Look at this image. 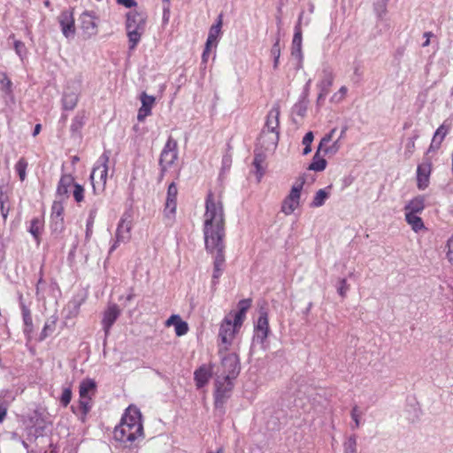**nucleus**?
<instances>
[{"mask_svg": "<svg viewBox=\"0 0 453 453\" xmlns=\"http://www.w3.org/2000/svg\"><path fill=\"white\" fill-rule=\"evenodd\" d=\"M80 88V82H72L66 87L62 97L64 110L73 111L76 107L79 101Z\"/></svg>", "mask_w": 453, "mask_h": 453, "instance_id": "nucleus-12", "label": "nucleus"}, {"mask_svg": "<svg viewBox=\"0 0 453 453\" xmlns=\"http://www.w3.org/2000/svg\"><path fill=\"white\" fill-rule=\"evenodd\" d=\"M250 299H242L238 303V311L234 313H230L232 318L237 321V324H242L246 316V312L250 309Z\"/></svg>", "mask_w": 453, "mask_h": 453, "instance_id": "nucleus-27", "label": "nucleus"}, {"mask_svg": "<svg viewBox=\"0 0 453 453\" xmlns=\"http://www.w3.org/2000/svg\"><path fill=\"white\" fill-rule=\"evenodd\" d=\"M329 194L326 191V189H319L316 192L313 200L311 203V207H320L322 206L326 200L328 198Z\"/></svg>", "mask_w": 453, "mask_h": 453, "instance_id": "nucleus-34", "label": "nucleus"}, {"mask_svg": "<svg viewBox=\"0 0 453 453\" xmlns=\"http://www.w3.org/2000/svg\"><path fill=\"white\" fill-rule=\"evenodd\" d=\"M178 158V144L173 138L169 137L161 151L159 165L161 169V178L165 172L174 164Z\"/></svg>", "mask_w": 453, "mask_h": 453, "instance_id": "nucleus-9", "label": "nucleus"}, {"mask_svg": "<svg viewBox=\"0 0 453 453\" xmlns=\"http://www.w3.org/2000/svg\"><path fill=\"white\" fill-rule=\"evenodd\" d=\"M142 106L137 114V119L143 121L146 117L151 114V108L155 103V97L148 96L145 92L141 95Z\"/></svg>", "mask_w": 453, "mask_h": 453, "instance_id": "nucleus-22", "label": "nucleus"}, {"mask_svg": "<svg viewBox=\"0 0 453 453\" xmlns=\"http://www.w3.org/2000/svg\"><path fill=\"white\" fill-rule=\"evenodd\" d=\"M405 220L414 232H418L425 228L422 219L415 213L405 212Z\"/></svg>", "mask_w": 453, "mask_h": 453, "instance_id": "nucleus-29", "label": "nucleus"}, {"mask_svg": "<svg viewBox=\"0 0 453 453\" xmlns=\"http://www.w3.org/2000/svg\"><path fill=\"white\" fill-rule=\"evenodd\" d=\"M302 42H303V35H302V29L299 28L298 26H295V33L292 40V46H291V54L292 56L302 58L303 53H302Z\"/></svg>", "mask_w": 453, "mask_h": 453, "instance_id": "nucleus-26", "label": "nucleus"}, {"mask_svg": "<svg viewBox=\"0 0 453 453\" xmlns=\"http://www.w3.org/2000/svg\"><path fill=\"white\" fill-rule=\"evenodd\" d=\"M280 105L278 104H274L272 109L269 111L265 129L262 131V134L260 137V142L264 145V140L266 136L269 135L268 139L270 140L269 143L265 146L266 150L275 149L278 142H279V119H280Z\"/></svg>", "mask_w": 453, "mask_h": 453, "instance_id": "nucleus-4", "label": "nucleus"}, {"mask_svg": "<svg viewBox=\"0 0 453 453\" xmlns=\"http://www.w3.org/2000/svg\"><path fill=\"white\" fill-rule=\"evenodd\" d=\"M143 436L142 414L136 407L129 406L113 431L114 439L125 448H132Z\"/></svg>", "mask_w": 453, "mask_h": 453, "instance_id": "nucleus-2", "label": "nucleus"}, {"mask_svg": "<svg viewBox=\"0 0 453 453\" xmlns=\"http://www.w3.org/2000/svg\"><path fill=\"white\" fill-rule=\"evenodd\" d=\"M425 208V197L418 196L411 200L404 207L405 212H411L418 214Z\"/></svg>", "mask_w": 453, "mask_h": 453, "instance_id": "nucleus-28", "label": "nucleus"}, {"mask_svg": "<svg viewBox=\"0 0 453 453\" xmlns=\"http://www.w3.org/2000/svg\"><path fill=\"white\" fill-rule=\"evenodd\" d=\"M176 208L177 200L166 199L164 209V216L170 221H173L175 217Z\"/></svg>", "mask_w": 453, "mask_h": 453, "instance_id": "nucleus-32", "label": "nucleus"}, {"mask_svg": "<svg viewBox=\"0 0 453 453\" xmlns=\"http://www.w3.org/2000/svg\"><path fill=\"white\" fill-rule=\"evenodd\" d=\"M64 205L61 201H55L51 206L50 226L54 232H61L64 228Z\"/></svg>", "mask_w": 453, "mask_h": 453, "instance_id": "nucleus-18", "label": "nucleus"}, {"mask_svg": "<svg viewBox=\"0 0 453 453\" xmlns=\"http://www.w3.org/2000/svg\"><path fill=\"white\" fill-rule=\"evenodd\" d=\"M72 399V390L70 388H65L63 389L61 397H60V403L64 407H66Z\"/></svg>", "mask_w": 453, "mask_h": 453, "instance_id": "nucleus-47", "label": "nucleus"}, {"mask_svg": "<svg viewBox=\"0 0 453 453\" xmlns=\"http://www.w3.org/2000/svg\"><path fill=\"white\" fill-rule=\"evenodd\" d=\"M211 47H212L211 45L205 44L203 52L202 54V63L203 64H206L208 62Z\"/></svg>", "mask_w": 453, "mask_h": 453, "instance_id": "nucleus-56", "label": "nucleus"}, {"mask_svg": "<svg viewBox=\"0 0 453 453\" xmlns=\"http://www.w3.org/2000/svg\"><path fill=\"white\" fill-rule=\"evenodd\" d=\"M96 216V211L91 210L89 211V215H88V218L87 219V224H86V234H85L86 241H88L93 234V226H94Z\"/></svg>", "mask_w": 453, "mask_h": 453, "instance_id": "nucleus-35", "label": "nucleus"}, {"mask_svg": "<svg viewBox=\"0 0 453 453\" xmlns=\"http://www.w3.org/2000/svg\"><path fill=\"white\" fill-rule=\"evenodd\" d=\"M132 224L130 220H127L124 217L119 220L116 233L115 240L110 248L109 252L114 251L120 243H127L131 239Z\"/></svg>", "mask_w": 453, "mask_h": 453, "instance_id": "nucleus-11", "label": "nucleus"}, {"mask_svg": "<svg viewBox=\"0 0 453 453\" xmlns=\"http://www.w3.org/2000/svg\"><path fill=\"white\" fill-rule=\"evenodd\" d=\"M45 282L43 281L42 278L40 277L37 284H36V296L38 297V299H41L42 296H41V288H42V285H43Z\"/></svg>", "mask_w": 453, "mask_h": 453, "instance_id": "nucleus-58", "label": "nucleus"}, {"mask_svg": "<svg viewBox=\"0 0 453 453\" xmlns=\"http://www.w3.org/2000/svg\"><path fill=\"white\" fill-rule=\"evenodd\" d=\"M432 171L430 159L425 158L417 167V186L420 190L426 189L429 185V178Z\"/></svg>", "mask_w": 453, "mask_h": 453, "instance_id": "nucleus-17", "label": "nucleus"}, {"mask_svg": "<svg viewBox=\"0 0 453 453\" xmlns=\"http://www.w3.org/2000/svg\"><path fill=\"white\" fill-rule=\"evenodd\" d=\"M42 226V224L39 219L35 218L31 220L29 232L35 239L41 234Z\"/></svg>", "mask_w": 453, "mask_h": 453, "instance_id": "nucleus-39", "label": "nucleus"}, {"mask_svg": "<svg viewBox=\"0 0 453 453\" xmlns=\"http://www.w3.org/2000/svg\"><path fill=\"white\" fill-rule=\"evenodd\" d=\"M349 290V285L347 283V280L346 279H341L339 280V287L337 288V292L338 294L342 296V297H345L346 295H347V292Z\"/></svg>", "mask_w": 453, "mask_h": 453, "instance_id": "nucleus-50", "label": "nucleus"}, {"mask_svg": "<svg viewBox=\"0 0 453 453\" xmlns=\"http://www.w3.org/2000/svg\"><path fill=\"white\" fill-rule=\"evenodd\" d=\"M347 130H348V127L347 126H345V127H343L342 128L341 134H340L339 137L337 138V139H339L340 142H341L342 139L344 138Z\"/></svg>", "mask_w": 453, "mask_h": 453, "instance_id": "nucleus-62", "label": "nucleus"}, {"mask_svg": "<svg viewBox=\"0 0 453 453\" xmlns=\"http://www.w3.org/2000/svg\"><path fill=\"white\" fill-rule=\"evenodd\" d=\"M234 379L218 376L215 381L214 407L215 411L220 415H224V405L230 397L233 388Z\"/></svg>", "mask_w": 453, "mask_h": 453, "instance_id": "nucleus-8", "label": "nucleus"}, {"mask_svg": "<svg viewBox=\"0 0 453 453\" xmlns=\"http://www.w3.org/2000/svg\"><path fill=\"white\" fill-rule=\"evenodd\" d=\"M91 407H92L91 397L80 396L79 409H80V411L81 414L82 421L85 420V418H86L87 414L90 411Z\"/></svg>", "mask_w": 453, "mask_h": 453, "instance_id": "nucleus-33", "label": "nucleus"}, {"mask_svg": "<svg viewBox=\"0 0 453 453\" xmlns=\"http://www.w3.org/2000/svg\"><path fill=\"white\" fill-rule=\"evenodd\" d=\"M188 331V325L187 322L181 320V319L179 320L178 323H175V334L177 336H182L185 335Z\"/></svg>", "mask_w": 453, "mask_h": 453, "instance_id": "nucleus-44", "label": "nucleus"}, {"mask_svg": "<svg viewBox=\"0 0 453 453\" xmlns=\"http://www.w3.org/2000/svg\"><path fill=\"white\" fill-rule=\"evenodd\" d=\"M27 161L21 157L15 165V170L21 181H24L27 176Z\"/></svg>", "mask_w": 453, "mask_h": 453, "instance_id": "nucleus-36", "label": "nucleus"}, {"mask_svg": "<svg viewBox=\"0 0 453 453\" xmlns=\"http://www.w3.org/2000/svg\"><path fill=\"white\" fill-rule=\"evenodd\" d=\"M96 382L91 379L82 380L79 388L80 396L90 397V394H94L96 390Z\"/></svg>", "mask_w": 453, "mask_h": 453, "instance_id": "nucleus-30", "label": "nucleus"}, {"mask_svg": "<svg viewBox=\"0 0 453 453\" xmlns=\"http://www.w3.org/2000/svg\"><path fill=\"white\" fill-rule=\"evenodd\" d=\"M314 139L313 133L311 131L306 133V134L303 138V144L304 145L303 154L307 155L311 151V142Z\"/></svg>", "mask_w": 453, "mask_h": 453, "instance_id": "nucleus-42", "label": "nucleus"}, {"mask_svg": "<svg viewBox=\"0 0 453 453\" xmlns=\"http://www.w3.org/2000/svg\"><path fill=\"white\" fill-rule=\"evenodd\" d=\"M146 16L136 11L127 14L126 30L128 38V49L133 51L140 42L145 32Z\"/></svg>", "mask_w": 453, "mask_h": 453, "instance_id": "nucleus-3", "label": "nucleus"}, {"mask_svg": "<svg viewBox=\"0 0 453 453\" xmlns=\"http://www.w3.org/2000/svg\"><path fill=\"white\" fill-rule=\"evenodd\" d=\"M178 188L174 182L168 186L166 199L177 200Z\"/></svg>", "mask_w": 453, "mask_h": 453, "instance_id": "nucleus-51", "label": "nucleus"}, {"mask_svg": "<svg viewBox=\"0 0 453 453\" xmlns=\"http://www.w3.org/2000/svg\"><path fill=\"white\" fill-rule=\"evenodd\" d=\"M414 147H415V142H414V140H413V139H411V140L408 142V144H407V149H408V150H409L410 152H411V151H412V150L414 149Z\"/></svg>", "mask_w": 453, "mask_h": 453, "instance_id": "nucleus-63", "label": "nucleus"}, {"mask_svg": "<svg viewBox=\"0 0 453 453\" xmlns=\"http://www.w3.org/2000/svg\"><path fill=\"white\" fill-rule=\"evenodd\" d=\"M351 418L352 419L354 420L355 422V426L352 427V428H357L359 427L360 426V421H359V413H358V408L357 406H355L352 408V411H351Z\"/></svg>", "mask_w": 453, "mask_h": 453, "instance_id": "nucleus-53", "label": "nucleus"}, {"mask_svg": "<svg viewBox=\"0 0 453 453\" xmlns=\"http://www.w3.org/2000/svg\"><path fill=\"white\" fill-rule=\"evenodd\" d=\"M6 408L0 406V423L4 420V417L6 416Z\"/></svg>", "mask_w": 453, "mask_h": 453, "instance_id": "nucleus-61", "label": "nucleus"}, {"mask_svg": "<svg viewBox=\"0 0 453 453\" xmlns=\"http://www.w3.org/2000/svg\"><path fill=\"white\" fill-rule=\"evenodd\" d=\"M336 132V128H333L328 134H326L320 141L319 144V151H322L326 155H335L341 149L342 144L339 139H336L332 144H329L334 137V134Z\"/></svg>", "mask_w": 453, "mask_h": 453, "instance_id": "nucleus-13", "label": "nucleus"}, {"mask_svg": "<svg viewBox=\"0 0 453 453\" xmlns=\"http://www.w3.org/2000/svg\"><path fill=\"white\" fill-rule=\"evenodd\" d=\"M221 27H222V17L220 15L219 17L216 24H214L211 27L205 44L211 45L214 48L217 47L219 38L221 35Z\"/></svg>", "mask_w": 453, "mask_h": 453, "instance_id": "nucleus-25", "label": "nucleus"}, {"mask_svg": "<svg viewBox=\"0 0 453 453\" xmlns=\"http://www.w3.org/2000/svg\"><path fill=\"white\" fill-rule=\"evenodd\" d=\"M303 185V181L293 185L289 194L282 201L280 211L285 215H291L299 207Z\"/></svg>", "mask_w": 453, "mask_h": 453, "instance_id": "nucleus-10", "label": "nucleus"}, {"mask_svg": "<svg viewBox=\"0 0 453 453\" xmlns=\"http://www.w3.org/2000/svg\"><path fill=\"white\" fill-rule=\"evenodd\" d=\"M211 377V369L207 367L206 365H202L198 369H196L194 372V379L196 381V385L198 388L205 386L210 378Z\"/></svg>", "mask_w": 453, "mask_h": 453, "instance_id": "nucleus-24", "label": "nucleus"}, {"mask_svg": "<svg viewBox=\"0 0 453 453\" xmlns=\"http://www.w3.org/2000/svg\"><path fill=\"white\" fill-rule=\"evenodd\" d=\"M110 151H104L96 161L90 174L94 193L103 192L106 187Z\"/></svg>", "mask_w": 453, "mask_h": 453, "instance_id": "nucleus-6", "label": "nucleus"}, {"mask_svg": "<svg viewBox=\"0 0 453 453\" xmlns=\"http://www.w3.org/2000/svg\"><path fill=\"white\" fill-rule=\"evenodd\" d=\"M344 453H357V439L355 435H351L344 442Z\"/></svg>", "mask_w": 453, "mask_h": 453, "instance_id": "nucleus-41", "label": "nucleus"}, {"mask_svg": "<svg viewBox=\"0 0 453 453\" xmlns=\"http://www.w3.org/2000/svg\"><path fill=\"white\" fill-rule=\"evenodd\" d=\"M270 333L268 314L265 311H261L257 324L255 326L254 340L264 343Z\"/></svg>", "mask_w": 453, "mask_h": 453, "instance_id": "nucleus-14", "label": "nucleus"}, {"mask_svg": "<svg viewBox=\"0 0 453 453\" xmlns=\"http://www.w3.org/2000/svg\"><path fill=\"white\" fill-rule=\"evenodd\" d=\"M0 211H1L2 217L5 220L8 217V213L10 211L9 207H6L5 204H0Z\"/></svg>", "mask_w": 453, "mask_h": 453, "instance_id": "nucleus-59", "label": "nucleus"}, {"mask_svg": "<svg viewBox=\"0 0 453 453\" xmlns=\"http://www.w3.org/2000/svg\"><path fill=\"white\" fill-rule=\"evenodd\" d=\"M451 127V122L446 120L442 125H441L437 130L435 131L434 137L432 139L430 147L428 149L427 153L431 151H434L438 150L441 146V142L443 141L446 134L449 132Z\"/></svg>", "mask_w": 453, "mask_h": 453, "instance_id": "nucleus-21", "label": "nucleus"}, {"mask_svg": "<svg viewBox=\"0 0 453 453\" xmlns=\"http://www.w3.org/2000/svg\"><path fill=\"white\" fill-rule=\"evenodd\" d=\"M41 128H42V126L40 124H36L34 128L33 135L36 136L40 133Z\"/></svg>", "mask_w": 453, "mask_h": 453, "instance_id": "nucleus-64", "label": "nucleus"}, {"mask_svg": "<svg viewBox=\"0 0 453 453\" xmlns=\"http://www.w3.org/2000/svg\"><path fill=\"white\" fill-rule=\"evenodd\" d=\"M1 88L7 95H11L12 92V82L5 73H3V78L0 80Z\"/></svg>", "mask_w": 453, "mask_h": 453, "instance_id": "nucleus-43", "label": "nucleus"}, {"mask_svg": "<svg viewBox=\"0 0 453 453\" xmlns=\"http://www.w3.org/2000/svg\"><path fill=\"white\" fill-rule=\"evenodd\" d=\"M83 125H84V117L77 115L73 119V122L71 125V130L73 132H77L82 127Z\"/></svg>", "mask_w": 453, "mask_h": 453, "instance_id": "nucleus-49", "label": "nucleus"}, {"mask_svg": "<svg viewBox=\"0 0 453 453\" xmlns=\"http://www.w3.org/2000/svg\"><path fill=\"white\" fill-rule=\"evenodd\" d=\"M55 326H56V320H50V321H47L42 330V333H41V335H40V340L42 341L44 340L46 337H48L50 334H51L54 330H55Z\"/></svg>", "mask_w": 453, "mask_h": 453, "instance_id": "nucleus-40", "label": "nucleus"}, {"mask_svg": "<svg viewBox=\"0 0 453 453\" xmlns=\"http://www.w3.org/2000/svg\"><path fill=\"white\" fill-rule=\"evenodd\" d=\"M180 319V317L179 315L173 314L167 319V320L165 321V326H171L173 325L175 326V323H178Z\"/></svg>", "mask_w": 453, "mask_h": 453, "instance_id": "nucleus-55", "label": "nucleus"}, {"mask_svg": "<svg viewBox=\"0 0 453 453\" xmlns=\"http://www.w3.org/2000/svg\"><path fill=\"white\" fill-rule=\"evenodd\" d=\"M347 92H348L347 87L346 86H342L340 88V89L332 96L331 101L334 102V103H340V102H342L344 99Z\"/></svg>", "mask_w": 453, "mask_h": 453, "instance_id": "nucleus-46", "label": "nucleus"}, {"mask_svg": "<svg viewBox=\"0 0 453 453\" xmlns=\"http://www.w3.org/2000/svg\"><path fill=\"white\" fill-rule=\"evenodd\" d=\"M119 4L124 5L127 8L136 6L137 3L135 0H116Z\"/></svg>", "mask_w": 453, "mask_h": 453, "instance_id": "nucleus-57", "label": "nucleus"}, {"mask_svg": "<svg viewBox=\"0 0 453 453\" xmlns=\"http://www.w3.org/2000/svg\"><path fill=\"white\" fill-rule=\"evenodd\" d=\"M58 22L65 37H73L75 34L73 14L70 11H63L58 16Z\"/></svg>", "mask_w": 453, "mask_h": 453, "instance_id": "nucleus-19", "label": "nucleus"}, {"mask_svg": "<svg viewBox=\"0 0 453 453\" xmlns=\"http://www.w3.org/2000/svg\"><path fill=\"white\" fill-rule=\"evenodd\" d=\"M203 232L205 249L213 259L211 283L216 286L226 267V218L221 197L211 191L205 199Z\"/></svg>", "mask_w": 453, "mask_h": 453, "instance_id": "nucleus-1", "label": "nucleus"}, {"mask_svg": "<svg viewBox=\"0 0 453 453\" xmlns=\"http://www.w3.org/2000/svg\"><path fill=\"white\" fill-rule=\"evenodd\" d=\"M96 16L93 12L85 11L80 18V27L85 35L88 36H93L97 34Z\"/></svg>", "mask_w": 453, "mask_h": 453, "instance_id": "nucleus-16", "label": "nucleus"}, {"mask_svg": "<svg viewBox=\"0 0 453 453\" xmlns=\"http://www.w3.org/2000/svg\"><path fill=\"white\" fill-rule=\"evenodd\" d=\"M320 151H319V149L317 150L316 153L313 156L312 162L309 166L310 170L315 171V172H321L326 169V160L319 156Z\"/></svg>", "mask_w": 453, "mask_h": 453, "instance_id": "nucleus-31", "label": "nucleus"}, {"mask_svg": "<svg viewBox=\"0 0 453 453\" xmlns=\"http://www.w3.org/2000/svg\"><path fill=\"white\" fill-rule=\"evenodd\" d=\"M262 162H263V158L260 156L256 155L254 161H253V165L257 168V173H259L258 180H260L261 176L263 175V172H261Z\"/></svg>", "mask_w": 453, "mask_h": 453, "instance_id": "nucleus-54", "label": "nucleus"}, {"mask_svg": "<svg viewBox=\"0 0 453 453\" xmlns=\"http://www.w3.org/2000/svg\"><path fill=\"white\" fill-rule=\"evenodd\" d=\"M169 15H170L169 4H167V6L164 7L163 19L165 22L168 21Z\"/></svg>", "mask_w": 453, "mask_h": 453, "instance_id": "nucleus-60", "label": "nucleus"}, {"mask_svg": "<svg viewBox=\"0 0 453 453\" xmlns=\"http://www.w3.org/2000/svg\"><path fill=\"white\" fill-rule=\"evenodd\" d=\"M14 50L17 53V55L23 59L27 55V48L21 41H15L14 42Z\"/></svg>", "mask_w": 453, "mask_h": 453, "instance_id": "nucleus-48", "label": "nucleus"}, {"mask_svg": "<svg viewBox=\"0 0 453 453\" xmlns=\"http://www.w3.org/2000/svg\"><path fill=\"white\" fill-rule=\"evenodd\" d=\"M271 55L273 58V68L277 69L280 57V39L277 38L271 49Z\"/></svg>", "mask_w": 453, "mask_h": 453, "instance_id": "nucleus-38", "label": "nucleus"}, {"mask_svg": "<svg viewBox=\"0 0 453 453\" xmlns=\"http://www.w3.org/2000/svg\"><path fill=\"white\" fill-rule=\"evenodd\" d=\"M218 352L220 357L219 376L235 380L241 371V364L238 354L229 351L220 352V349H219Z\"/></svg>", "mask_w": 453, "mask_h": 453, "instance_id": "nucleus-7", "label": "nucleus"}, {"mask_svg": "<svg viewBox=\"0 0 453 453\" xmlns=\"http://www.w3.org/2000/svg\"><path fill=\"white\" fill-rule=\"evenodd\" d=\"M74 184V179L71 174H63L57 188V195L60 197L67 198L69 188L73 187Z\"/></svg>", "mask_w": 453, "mask_h": 453, "instance_id": "nucleus-23", "label": "nucleus"}, {"mask_svg": "<svg viewBox=\"0 0 453 453\" xmlns=\"http://www.w3.org/2000/svg\"><path fill=\"white\" fill-rule=\"evenodd\" d=\"M74 200L77 203H81L84 199V188L81 185L75 183L73 185V192Z\"/></svg>", "mask_w": 453, "mask_h": 453, "instance_id": "nucleus-45", "label": "nucleus"}, {"mask_svg": "<svg viewBox=\"0 0 453 453\" xmlns=\"http://www.w3.org/2000/svg\"><path fill=\"white\" fill-rule=\"evenodd\" d=\"M334 75L332 71L324 69L322 73V78L318 84L319 88V94L318 101L324 100L330 91V88L333 85Z\"/></svg>", "mask_w": 453, "mask_h": 453, "instance_id": "nucleus-20", "label": "nucleus"}, {"mask_svg": "<svg viewBox=\"0 0 453 453\" xmlns=\"http://www.w3.org/2000/svg\"><path fill=\"white\" fill-rule=\"evenodd\" d=\"M23 320L27 326L26 331H31L33 326L32 317L28 310L23 311Z\"/></svg>", "mask_w": 453, "mask_h": 453, "instance_id": "nucleus-52", "label": "nucleus"}, {"mask_svg": "<svg viewBox=\"0 0 453 453\" xmlns=\"http://www.w3.org/2000/svg\"><path fill=\"white\" fill-rule=\"evenodd\" d=\"M242 324H237V321L228 314L220 323L219 329V343L218 348L222 351H228L233 345L235 334L238 333Z\"/></svg>", "mask_w": 453, "mask_h": 453, "instance_id": "nucleus-5", "label": "nucleus"}, {"mask_svg": "<svg viewBox=\"0 0 453 453\" xmlns=\"http://www.w3.org/2000/svg\"><path fill=\"white\" fill-rule=\"evenodd\" d=\"M389 0H374L373 9L379 18H382L387 13V5Z\"/></svg>", "mask_w": 453, "mask_h": 453, "instance_id": "nucleus-37", "label": "nucleus"}, {"mask_svg": "<svg viewBox=\"0 0 453 453\" xmlns=\"http://www.w3.org/2000/svg\"><path fill=\"white\" fill-rule=\"evenodd\" d=\"M120 310L116 303H111L108 305L106 310L104 311L102 326L104 331L105 338L110 334V330L115 321L120 315Z\"/></svg>", "mask_w": 453, "mask_h": 453, "instance_id": "nucleus-15", "label": "nucleus"}]
</instances>
